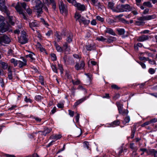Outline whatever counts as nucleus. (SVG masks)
Wrapping results in <instances>:
<instances>
[{
	"label": "nucleus",
	"mask_w": 157,
	"mask_h": 157,
	"mask_svg": "<svg viewBox=\"0 0 157 157\" xmlns=\"http://www.w3.org/2000/svg\"><path fill=\"white\" fill-rule=\"evenodd\" d=\"M26 12L29 14H31L32 13V11L31 9L28 8L26 10Z\"/></svg>",
	"instance_id": "052dcab7"
},
{
	"label": "nucleus",
	"mask_w": 157,
	"mask_h": 157,
	"mask_svg": "<svg viewBox=\"0 0 157 157\" xmlns=\"http://www.w3.org/2000/svg\"><path fill=\"white\" fill-rule=\"evenodd\" d=\"M0 63L2 65V67L4 69H6L8 67V65L7 63L1 61H0Z\"/></svg>",
	"instance_id": "5701e85b"
},
{
	"label": "nucleus",
	"mask_w": 157,
	"mask_h": 157,
	"mask_svg": "<svg viewBox=\"0 0 157 157\" xmlns=\"http://www.w3.org/2000/svg\"><path fill=\"white\" fill-rule=\"evenodd\" d=\"M55 46L56 50L58 51L61 52L62 51V49L58 45H57V44H55Z\"/></svg>",
	"instance_id": "c9c22d12"
},
{
	"label": "nucleus",
	"mask_w": 157,
	"mask_h": 157,
	"mask_svg": "<svg viewBox=\"0 0 157 157\" xmlns=\"http://www.w3.org/2000/svg\"><path fill=\"white\" fill-rule=\"evenodd\" d=\"M55 36L59 40H61L62 39V38L61 37L60 35L58 33H56L55 34Z\"/></svg>",
	"instance_id": "6e6d98bb"
},
{
	"label": "nucleus",
	"mask_w": 157,
	"mask_h": 157,
	"mask_svg": "<svg viewBox=\"0 0 157 157\" xmlns=\"http://www.w3.org/2000/svg\"><path fill=\"white\" fill-rule=\"evenodd\" d=\"M85 66V63L83 61H81L80 64L79 63H77L75 67L76 70H79L83 69Z\"/></svg>",
	"instance_id": "f8f14e48"
},
{
	"label": "nucleus",
	"mask_w": 157,
	"mask_h": 157,
	"mask_svg": "<svg viewBox=\"0 0 157 157\" xmlns=\"http://www.w3.org/2000/svg\"><path fill=\"white\" fill-rule=\"evenodd\" d=\"M140 150L143 151V152H146V153H147V154L148 155L150 154V153H149V150L147 151V149L146 148H141L140 149Z\"/></svg>",
	"instance_id": "37998d69"
},
{
	"label": "nucleus",
	"mask_w": 157,
	"mask_h": 157,
	"mask_svg": "<svg viewBox=\"0 0 157 157\" xmlns=\"http://www.w3.org/2000/svg\"><path fill=\"white\" fill-rule=\"evenodd\" d=\"M0 84H1V86L3 87L4 86V82L2 78H0Z\"/></svg>",
	"instance_id": "8fccbe9b"
},
{
	"label": "nucleus",
	"mask_w": 157,
	"mask_h": 157,
	"mask_svg": "<svg viewBox=\"0 0 157 157\" xmlns=\"http://www.w3.org/2000/svg\"><path fill=\"white\" fill-rule=\"evenodd\" d=\"M51 130V128H44V130L43 131H40V132H42V135L45 136L47 134L49 133Z\"/></svg>",
	"instance_id": "f3484780"
},
{
	"label": "nucleus",
	"mask_w": 157,
	"mask_h": 157,
	"mask_svg": "<svg viewBox=\"0 0 157 157\" xmlns=\"http://www.w3.org/2000/svg\"><path fill=\"white\" fill-rule=\"evenodd\" d=\"M79 22L80 24L82 22L84 25H88L90 22V21L89 20H86L83 17H82L81 19L79 20Z\"/></svg>",
	"instance_id": "dca6fc26"
},
{
	"label": "nucleus",
	"mask_w": 157,
	"mask_h": 157,
	"mask_svg": "<svg viewBox=\"0 0 157 157\" xmlns=\"http://www.w3.org/2000/svg\"><path fill=\"white\" fill-rule=\"evenodd\" d=\"M97 40L99 41H105L106 40V39L105 38H104L103 36H101L100 37L97 38Z\"/></svg>",
	"instance_id": "e433bc0d"
},
{
	"label": "nucleus",
	"mask_w": 157,
	"mask_h": 157,
	"mask_svg": "<svg viewBox=\"0 0 157 157\" xmlns=\"http://www.w3.org/2000/svg\"><path fill=\"white\" fill-rule=\"evenodd\" d=\"M143 5L144 6L148 7H152L151 3L149 2H144L143 4Z\"/></svg>",
	"instance_id": "bb28decb"
},
{
	"label": "nucleus",
	"mask_w": 157,
	"mask_h": 157,
	"mask_svg": "<svg viewBox=\"0 0 157 157\" xmlns=\"http://www.w3.org/2000/svg\"><path fill=\"white\" fill-rule=\"evenodd\" d=\"M51 56L52 57V59L53 61L56 60V55L55 54L53 53L51 54Z\"/></svg>",
	"instance_id": "a18cd8bd"
},
{
	"label": "nucleus",
	"mask_w": 157,
	"mask_h": 157,
	"mask_svg": "<svg viewBox=\"0 0 157 157\" xmlns=\"http://www.w3.org/2000/svg\"><path fill=\"white\" fill-rule=\"evenodd\" d=\"M10 25L5 23L0 25V32L4 33L8 30Z\"/></svg>",
	"instance_id": "9b49d317"
},
{
	"label": "nucleus",
	"mask_w": 157,
	"mask_h": 157,
	"mask_svg": "<svg viewBox=\"0 0 157 157\" xmlns=\"http://www.w3.org/2000/svg\"><path fill=\"white\" fill-rule=\"evenodd\" d=\"M114 5V3L112 2H109L108 3V6L109 8H110L111 9H112L113 11L114 12L113 10H117V9L116 8V9H114L113 8V6Z\"/></svg>",
	"instance_id": "4be33fe9"
},
{
	"label": "nucleus",
	"mask_w": 157,
	"mask_h": 157,
	"mask_svg": "<svg viewBox=\"0 0 157 157\" xmlns=\"http://www.w3.org/2000/svg\"><path fill=\"white\" fill-rule=\"evenodd\" d=\"M62 137L61 135H52L51 136V137L52 139H56V140L60 139Z\"/></svg>",
	"instance_id": "a878e982"
},
{
	"label": "nucleus",
	"mask_w": 157,
	"mask_h": 157,
	"mask_svg": "<svg viewBox=\"0 0 157 157\" xmlns=\"http://www.w3.org/2000/svg\"><path fill=\"white\" fill-rule=\"evenodd\" d=\"M36 99L38 100H40L41 99V97L40 95H37L35 96Z\"/></svg>",
	"instance_id": "0e129e2a"
},
{
	"label": "nucleus",
	"mask_w": 157,
	"mask_h": 157,
	"mask_svg": "<svg viewBox=\"0 0 157 157\" xmlns=\"http://www.w3.org/2000/svg\"><path fill=\"white\" fill-rule=\"evenodd\" d=\"M52 31H48L46 33V35L48 36H49L51 34H52Z\"/></svg>",
	"instance_id": "774afa93"
},
{
	"label": "nucleus",
	"mask_w": 157,
	"mask_h": 157,
	"mask_svg": "<svg viewBox=\"0 0 157 157\" xmlns=\"http://www.w3.org/2000/svg\"><path fill=\"white\" fill-rule=\"evenodd\" d=\"M115 22H116V21L113 19H109L108 20V22L110 25H112Z\"/></svg>",
	"instance_id": "a19ab883"
},
{
	"label": "nucleus",
	"mask_w": 157,
	"mask_h": 157,
	"mask_svg": "<svg viewBox=\"0 0 157 157\" xmlns=\"http://www.w3.org/2000/svg\"><path fill=\"white\" fill-rule=\"evenodd\" d=\"M150 124L149 121L145 122L144 123L141 125L142 127H144L145 126L147 125Z\"/></svg>",
	"instance_id": "5fc2aeb1"
},
{
	"label": "nucleus",
	"mask_w": 157,
	"mask_h": 157,
	"mask_svg": "<svg viewBox=\"0 0 157 157\" xmlns=\"http://www.w3.org/2000/svg\"><path fill=\"white\" fill-rule=\"evenodd\" d=\"M68 49V47L67 44V43H65V44L63 45V49L65 50H66L67 49Z\"/></svg>",
	"instance_id": "680f3d73"
},
{
	"label": "nucleus",
	"mask_w": 157,
	"mask_h": 157,
	"mask_svg": "<svg viewBox=\"0 0 157 157\" xmlns=\"http://www.w3.org/2000/svg\"><path fill=\"white\" fill-rule=\"evenodd\" d=\"M120 124V122L119 121L117 120L114 121L111 124V125H113V124L115 125H119Z\"/></svg>",
	"instance_id": "f704fd0d"
},
{
	"label": "nucleus",
	"mask_w": 157,
	"mask_h": 157,
	"mask_svg": "<svg viewBox=\"0 0 157 157\" xmlns=\"http://www.w3.org/2000/svg\"><path fill=\"white\" fill-rule=\"evenodd\" d=\"M149 152L150 153V154L153 155L154 157H157V151L154 149H152L149 150Z\"/></svg>",
	"instance_id": "b1692460"
},
{
	"label": "nucleus",
	"mask_w": 157,
	"mask_h": 157,
	"mask_svg": "<svg viewBox=\"0 0 157 157\" xmlns=\"http://www.w3.org/2000/svg\"><path fill=\"white\" fill-rule=\"evenodd\" d=\"M130 147L133 150H135V151H136L137 150L136 147L134 146V144L133 143H131L130 144Z\"/></svg>",
	"instance_id": "58836bf2"
},
{
	"label": "nucleus",
	"mask_w": 157,
	"mask_h": 157,
	"mask_svg": "<svg viewBox=\"0 0 157 157\" xmlns=\"http://www.w3.org/2000/svg\"><path fill=\"white\" fill-rule=\"evenodd\" d=\"M157 121V119L155 118H154L152 119L151 120L149 121L150 124L152 123H155Z\"/></svg>",
	"instance_id": "c03bdc74"
},
{
	"label": "nucleus",
	"mask_w": 157,
	"mask_h": 157,
	"mask_svg": "<svg viewBox=\"0 0 157 157\" xmlns=\"http://www.w3.org/2000/svg\"><path fill=\"white\" fill-rule=\"evenodd\" d=\"M15 8L17 11L19 13V14H22L23 16V18L25 19H26L27 17L25 16V13L23 12V8L21 7L20 5L18 3V5L16 6Z\"/></svg>",
	"instance_id": "1a4fd4ad"
},
{
	"label": "nucleus",
	"mask_w": 157,
	"mask_h": 157,
	"mask_svg": "<svg viewBox=\"0 0 157 157\" xmlns=\"http://www.w3.org/2000/svg\"><path fill=\"white\" fill-rule=\"evenodd\" d=\"M0 10L2 12H4L8 16L10 15V12L5 5V0H0Z\"/></svg>",
	"instance_id": "20e7f679"
},
{
	"label": "nucleus",
	"mask_w": 157,
	"mask_h": 157,
	"mask_svg": "<svg viewBox=\"0 0 157 157\" xmlns=\"http://www.w3.org/2000/svg\"><path fill=\"white\" fill-rule=\"evenodd\" d=\"M29 26L33 31H35L34 29H33V27H37L38 26V24L36 22H33L29 23Z\"/></svg>",
	"instance_id": "6ab92c4d"
},
{
	"label": "nucleus",
	"mask_w": 157,
	"mask_h": 157,
	"mask_svg": "<svg viewBox=\"0 0 157 157\" xmlns=\"http://www.w3.org/2000/svg\"><path fill=\"white\" fill-rule=\"evenodd\" d=\"M39 79L41 85H44V78L42 76H40L39 77Z\"/></svg>",
	"instance_id": "4c0bfd02"
},
{
	"label": "nucleus",
	"mask_w": 157,
	"mask_h": 157,
	"mask_svg": "<svg viewBox=\"0 0 157 157\" xmlns=\"http://www.w3.org/2000/svg\"><path fill=\"white\" fill-rule=\"evenodd\" d=\"M149 38V36L147 35H143L139 36L137 39V40L139 41H143L147 40Z\"/></svg>",
	"instance_id": "ddd939ff"
},
{
	"label": "nucleus",
	"mask_w": 157,
	"mask_h": 157,
	"mask_svg": "<svg viewBox=\"0 0 157 157\" xmlns=\"http://www.w3.org/2000/svg\"><path fill=\"white\" fill-rule=\"evenodd\" d=\"M11 42L10 38L6 35L0 36V44H9Z\"/></svg>",
	"instance_id": "39448f33"
},
{
	"label": "nucleus",
	"mask_w": 157,
	"mask_h": 157,
	"mask_svg": "<svg viewBox=\"0 0 157 157\" xmlns=\"http://www.w3.org/2000/svg\"><path fill=\"white\" fill-rule=\"evenodd\" d=\"M18 3L19 4L21 7L22 8L21 6L22 7V8L24 9L25 10H26V4L25 2L23 3H17V4L16 6H17L18 5Z\"/></svg>",
	"instance_id": "cd10ccee"
},
{
	"label": "nucleus",
	"mask_w": 157,
	"mask_h": 157,
	"mask_svg": "<svg viewBox=\"0 0 157 157\" xmlns=\"http://www.w3.org/2000/svg\"><path fill=\"white\" fill-rule=\"evenodd\" d=\"M10 61L11 63H13L14 64V66L15 67L17 65V64H18V61L14 59H11Z\"/></svg>",
	"instance_id": "c756f323"
},
{
	"label": "nucleus",
	"mask_w": 157,
	"mask_h": 157,
	"mask_svg": "<svg viewBox=\"0 0 157 157\" xmlns=\"http://www.w3.org/2000/svg\"><path fill=\"white\" fill-rule=\"evenodd\" d=\"M116 8L117 10H114L113 11L114 12L117 13L127 11H130L135 9V8L134 7L131 6L128 4L117 5Z\"/></svg>",
	"instance_id": "f257e3e1"
},
{
	"label": "nucleus",
	"mask_w": 157,
	"mask_h": 157,
	"mask_svg": "<svg viewBox=\"0 0 157 157\" xmlns=\"http://www.w3.org/2000/svg\"><path fill=\"white\" fill-rule=\"evenodd\" d=\"M118 109L119 113L122 114L123 115L127 114L128 113V111L127 110H123V105L120 103L117 104Z\"/></svg>",
	"instance_id": "423d86ee"
},
{
	"label": "nucleus",
	"mask_w": 157,
	"mask_h": 157,
	"mask_svg": "<svg viewBox=\"0 0 157 157\" xmlns=\"http://www.w3.org/2000/svg\"><path fill=\"white\" fill-rule=\"evenodd\" d=\"M149 72L151 74H154L155 72V70L152 68H150L149 70Z\"/></svg>",
	"instance_id": "603ef678"
},
{
	"label": "nucleus",
	"mask_w": 157,
	"mask_h": 157,
	"mask_svg": "<svg viewBox=\"0 0 157 157\" xmlns=\"http://www.w3.org/2000/svg\"><path fill=\"white\" fill-rule=\"evenodd\" d=\"M130 121V117L129 116L126 117L124 119L125 124L128 123Z\"/></svg>",
	"instance_id": "09e8293b"
},
{
	"label": "nucleus",
	"mask_w": 157,
	"mask_h": 157,
	"mask_svg": "<svg viewBox=\"0 0 157 157\" xmlns=\"http://www.w3.org/2000/svg\"><path fill=\"white\" fill-rule=\"evenodd\" d=\"M96 18L98 21H100L101 22H102L104 21V18L101 17L99 16H97Z\"/></svg>",
	"instance_id": "de8ad7c7"
},
{
	"label": "nucleus",
	"mask_w": 157,
	"mask_h": 157,
	"mask_svg": "<svg viewBox=\"0 0 157 157\" xmlns=\"http://www.w3.org/2000/svg\"><path fill=\"white\" fill-rule=\"evenodd\" d=\"M68 111L69 112V114L70 115V116L71 117H73L74 113V112L70 110H69Z\"/></svg>",
	"instance_id": "4d7b16f0"
},
{
	"label": "nucleus",
	"mask_w": 157,
	"mask_h": 157,
	"mask_svg": "<svg viewBox=\"0 0 157 157\" xmlns=\"http://www.w3.org/2000/svg\"><path fill=\"white\" fill-rule=\"evenodd\" d=\"M72 82H73V84L74 85H77L80 83V81L79 80H77L75 82H74L73 80H72Z\"/></svg>",
	"instance_id": "e2e57ef3"
},
{
	"label": "nucleus",
	"mask_w": 157,
	"mask_h": 157,
	"mask_svg": "<svg viewBox=\"0 0 157 157\" xmlns=\"http://www.w3.org/2000/svg\"><path fill=\"white\" fill-rule=\"evenodd\" d=\"M86 48L88 51H91V50H95L96 48L95 45L93 44L86 45Z\"/></svg>",
	"instance_id": "4468645a"
},
{
	"label": "nucleus",
	"mask_w": 157,
	"mask_h": 157,
	"mask_svg": "<svg viewBox=\"0 0 157 157\" xmlns=\"http://www.w3.org/2000/svg\"><path fill=\"white\" fill-rule=\"evenodd\" d=\"M84 147H86L87 149L89 148V143L87 141H85L84 142Z\"/></svg>",
	"instance_id": "49530a36"
},
{
	"label": "nucleus",
	"mask_w": 157,
	"mask_h": 157,
	"mask_svg": "<svg viewBox=\"0 0 157 157\" xmlns=\"http://www.w3.org/2000/svg\"><path fill=\"white\" fill-rule=\"evenodd\" d=\"M13 51L11 49H10L8 51V53L9 55H12L13 54Z\"/></svg>",
	"instance_id": "69168bd1"
},
{
	"label": "nucleus",
	"mask_w": 157,
	"mask_h": 157,
	"mask_svg": "<svg viewBox=\"0 0 157 157\" xmlns=\"http://www.w3.org/2000/svg\"><path fill=\"white\" fill-rule=\"evenodd\" d=\"M105 32L113 35H115V33L113 32V30L110 28H107Z\"/></svg>",
	"instance_id": "412c9836"
},
{
	"label": "nucleus",
	"mask_w": 157,
	"mask_h": 157,
	"mask_svg": "<svg viewBox=\"0 0 157 157\" xmlns=\"http://www.w3.org/2000/svg\"><path fill=\"white\" fill-rule=\"evenodd\" d=\"M111 87L112 88L116 89H118L119 88L118 86L115 85H113L111 86Z\"/></svg>",
	"instance_id": "338daca9"
},
{
	"label": "nucleus",
	"mask_w": 157,
	"mask_h": 157,
	"mask_svg": "<svg viewBox=\"0 0 157 157\" xmlns=\"http://www.w3.org/2000/svg\"><path fill=\"white\" fill-rule=\"evenodd\" d=\"M35 56V55L34 53L32 54H29L28 55H27L26 56V57H30L32 60H35V59L34 57V56Z\"/></svg>",
	"instance_id": "473e14b6"
},
{
	"label": "nucleus",
	"mask_w": 157,
	"mask_h": 157,
	"mask_svg": "<svg viewBox=\"0 0 157 157\" xmlns=\"http://www.w3.org/2000/svg\"><path fill=\"white\" fill-rule=\"evenodd\" d=\"M35 3L34 9L37 10V13L39 14L42 13V8L43 6V4L41 2L40 0H36L35 2Z\"/></svg>",
	"instance_id": "7ed1b4c3"
},
{
	"label": "nucleus",
	"mask_w": 157,
	"mask_h": 157,
	"mask_svg": "<svg viewBox=\"0 0 157 157\" xmlns=\"http://www.w3.org/2000/svg\"><path fill=\"white\" fill-rule=\"evenodd\" d=\"M4 18L2 17H0V25L2 24H4Z\"/></svg>",
	"instance_id": "864d4df0"
},
{
	"label": "nucleus",
	"mask_w": 157,
	"mask_h": 157,
	"mask_svg": "<svg viewBox=\"0 0 157 157\" xmlns=\"http://www.w3.org/2000/svg\"><path fill=\"white\" fill-rule=\"evenodd\" d=\"M86 97H85L79 100L75 103L74 106L75 107H76L78 105L86 100Z\"/></svg>",
	"instance_id": "a211bd4d"
},
{
	"label": "nucleus",
	"mask_w": 157,
	"mask_h": 157,
	"mask_svg": "<svg viewBox=\"0 0 157 157\" xmlns=\"http://www.w3.org/2000/svg\"><path fill=\"white\" fill-rule=\"evenodd\" d=\"M95 6H96L98 7V9L99 10H102V7H103V6H101L100 2H98L97 4H94Z\"/></svg>",
	"instance_id": "7c9ffc66"
},
{
	"label": "nucleus",
	"mask_w": 157,
	"mask_h": 157,
	"mask_svg": "<svg viewBox=\"0 0 157 157\" xmlns=\"http://www.w3.org/2000/svg\"><path fill=\"white\" fill-rule=\"evenodd\" d=\"M59 9L61 13H64L65 15L67 14V11L66 7L62 2H60V4H59Z\"/></svg>",
	"instance_id": "9d476101"
},
{
	"label": "nucleus",
	"mask_w": 157,
	"mask_h": 157,
	"mask_svg": "<svg viewBox=\"0 0 157 157\" xmlns=\"http://www.w3.org/2000/svg\"><path fill=\"white\" fill-rule=\"evenodd\" d=\"M72 35L71 33L68 36L67 39V41L69 43L71 42L72 41Z\"/></svg>",
	"instance_id": "c85d7f7f"
},
{
	"label": "nucleus",
	"mask_w": 157,
	"mask_h": 157,
	"mask_svg": "<svg viewBox=\"0 0 157 157\" xmlns=\"http://www.w3.org/2000/svg\"><path fill=\"white\" fill-rule=\"evenodd\" d=\"M156 17L155 15H147L146 16L140 17L137 19L138 20H142L144 22L145 20H149L155 18Z\"/></svg>",
	"instance_id": "6e6552de"
},
{
	"label": "nucleus",
	"mask_w": 157,
	"mask_h": 157,
	"mask_svg": "<svg viewBox=\"0 0 157 157\" xmlns=\"http://www.w3.org/2000/svg\"><path fill=\"white\" fill-rule=\"evenodd\" d=\"M67 1L76 7L78 10L83 11L86 9L85 6L84 5L77 3L75 0H67Z\"/></svg>",
	"instance_id": "f03ea898"
},
{
	"label": "nucleus",
	"mask_w": 157,
	"mask_h": 157,
	"mask_svg": "<svg viewBox=\"0 0 157 157\" xmlns=\"http://www.w3.org/2000/svg\"><path fill=\"white\" fill-rule=\"evenodd\" d=\"M117 31L118 32L119 34L120 35H123L124 34V31L123 29H120L117 30Z\"/></svg>",
	"instance_id": "72a5a7b5"
},
{
	"label": "nucleus",
	"mask_w": 157,
	"mask_h": 157,
	"mask_svg": "<svg viewBox=\"0 0 157 157\" xmlns=\"http://www.w3.org/2000/svg\"><path fill=\"white\" fill-rule=\"evenodd\" d=\"M75 17L76 21L78 20L79 22V20L81 19L82 17H81V15L79 13L76 12L75 14Z\"/></svg>",
	"instance_id": "aec40b11"
},
{
	"label": "nucleus",
	"mask_w": 157,
	"mask_h": 157,
	"mask_svg": "<svg viewBox=\"0 0 157 157\" xmlns=\"http://www.w3.org/2000/svg\"><path fill=\"white\" fill-rule=\"evenodd\" d=\"M149 63L151 64H156V63L155 60L153 59H150L149 60Z\"/></svg>",
	"instance_id": "13d9d810"
},
{
	"label": "nucleus",
	"mask_w": 157,
	"mask_h": 157,
	"mask_svg": "<svg viewBox=\"0 0 157 157\" xmlns=\"http://www.w3.org/2000/svg\"><path fill=\"white\" fill-rule=\"evenodd\" d=\"M58 67H59V69L60 70L61 73L62 74L63 73V69L62 68V65L60 64H58Z\"/></svg>",
	"instance_id": "3c124183"
},
{
	"label": "nucleus",
	"mask_w": 157,
	"mask_h": 157,
	"mask_svg": "<svg viewBox=\"0 0 157 157\" xmlns=\"http://www.w3.org/2000/svg\"><path fill=\"white\" fill-rule=\"evenodd\" d=\"M23 60L24 62H22L20 60L18 61V64L19 67H22L23 66H25L26 65V61L25 59H23Z\"/></svg>",
	"instance_id": "2eb2a0df"
},
{
	"label": "nucleus",
	"mask_w": 157,
	"mask_h": 157,
	"mask_svg": "<svg viewBox=\"0 0 157 157\" xmlns=\"http://www.w3.org/2000/svg\"><path fill=\"white\" fill-rule=\"evenodd\" d=\"M51 67H52V70H53V71L54 72H56V73H58V72H57V69H56V66L55 65H52L51 66Z\"/></svg>",
	"instance_id": "ea45409f"
},
{
	"label": "nucleus",
	"mask_w": 157,
	"mask_h": 157,
	"mask_svg": "<svg viewBox=\"0 0 157 157\" xmlns=\"http://www.w3.org/2000/svg\"><path fill=\"white\" fill-rule=\"evenodd\" d=\"M8 77L9 79L11 80L13 78L12 74L10 72L8 73Z\"/></svg>",
	"instance_id": "bf43d9fd"
},
{
	"label": "nucleus",
	"mask_w": 157,
	"mask_h": 157,
	"mask_svg": "<svg viewBox=\"0 0 157 157\" xmlns=\"http://www.w3.org/2000/svg\"><path fill=\"white\" fill-rule=\"evenodd\" d=\"M19 42L22 44H25L28 42V39L26 38L25 32V31L22 32V34L19 39Z\"/></svg>",
	"instance_id": "0eeeda50"
},
{
	"label": "nucleus",
	"mask_w": 157,
	"mask_h": 157,
	"mask_svg": "<svg viewBox=\"0 0 157 157\" xmlns=\"http://www.w3.org/2000/svg\"><path fill=\"white\" fill-rule=\"evenodd\" d=\"M7 15L9 19V22L12 25H13L14 24V22L12 21V18H13L12 17H10L9 16H9H8Z\"/></svg>",
	"instance_id": "79ce46f5"
},
{
	"label": "nucleus",
	"mask_w": 157,
	"mask_h": 157,
	"mask_svg": "<svg viewBox=\"0 0 157 157\" xmlns=\"http://www.w3.org/2000/svg\"><path fill=\"white\" fill-rule=\"evenodd\" d=\"M144 22L142 20H138L136 21L135 24L137 25H143L144 24Z\"/></svg>",
	"instance_id": "393cba45"
},
{
	"label": "nucleus",
	"mask_w": 157,
	"mask_h": 157,
	"mask_svg": "<svg viewBox=\"0 0 157 157\" xmlns=\"http://www.w3.org/2000/svg\"><path fill=\"white\" fill-rule=\"evenodd\" d=\"M119 20L120 21H121V22H122V23H124L128 24H129V22L128 21L126 20L124 18H120L119 19Z\"/></svg>",
	"instance_id": "2f4dec72"
}]
</instances>
